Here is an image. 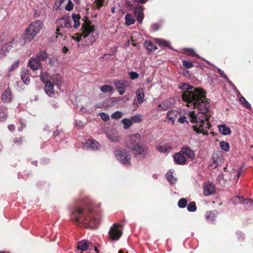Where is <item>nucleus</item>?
Returning a JSON list of instances; mask_svg holds the SVG:
<instances>
[{"mask_svg":"<svg viewBox=\"0 0 253 253\" xmlns=\"http://www.w3.org/2000/svg\"><path fill=\"white\" fill-rule=\"evenodd\" d=\"M179 88L182 90V98L187 102V106L197 108L201 111L196 115L194 112H190L191 121L195 124L193 126L194 130L197 133L208 135L211 126L208 121V115L205 112L208 111L210 105L205 92L200 88H195L192 90L193 86L186 83L179 84Z\"/></svg>","mask_w":253,"mask_h":253,"instance_id":"obj_1","label":"nucleus"},{"mask_svg":"<svg viewBox=\"0 0 253 253\" xmlns=\"http://www.w3.org/2000/svg\"><path fill=\"white\" fill-rule=\"evenodd\" d=\"M70 217L71 220L82 227L96 228L100 223V218L97 214L79 207L72 209Z\"/></svg>","mask_w":253,"mask_h":253,"instance_id":"obj_2","label":"nucleus"},{"mask_svg":"<svg viewBox=\"0 0 253 253\" xmlns=\"http://www.w3.org/2000/svg\"><path fill=\"white\" fill-rule=\"evenodd\" d=\"M139 139L140 134L136 133L129 136L126 145L127 147L131 149L135 155H143L145 156V147L143 145L138 142Z\"/></svg>","mask_w":253,"mask_h":253,"instance_id":"obj_3","label":"nucleus"},{"mask_svg":"<svg viewBox=\"0 0 253 253\" xmlns=\"http://www.w3.org/2000/svg\"><path fill=\"white\" fill-rule=\"evenodd\" d=\"M43 26L40 20H35L31 23L25 30V39L27 42L31 41L40 32Z\"/></svg>","mask_w":253,"mask_h":253,"instance_id":"obj_4","label":"nucleus"},{"mask_svg":"<svg viewBox=\"0 0 253 253\" xmlns=\"http://www.w3.org/2000/svg\"><path fill=\"white\" fill-rule=\"evenodd\" d=\"M82 33L78 34L77 37H75L76 40L78 42L81 41L83 39L88 38V39H90V42H92L94 41V38L90 34L93 31V28L91 27L89 23H86L83 25L82 28Z\"/></svg>","mask_w":253,"mask_h":253,"instance_id":"obj_5","label":"nucleus"},{"mask_svg":"<svg viewBox=\"0 0 253 253\" xmlns=\"http://www.w3.org/2000/svg\"><path fill=\"white\" fill-rule=\"evenodd\" d=\"M115 155L118 161L123 164H130L131 156L129 153L124 149L115 151Z\"/></svg>","mask_w":253,"mask_h":253,"instance_id":"obj_6","label":"nucleus"},{"mask_svg":"<svg viewBox=\"0 0 253 253\" xmlns=\"http://www.w3.org/2000/svg\"><path fill=\"white\" fill-rule=\"evenodd\" d=\"M122 235V227L119 224H114L110 229L109 235L113 240H118Z\"/></svg>","mask_w":253,"mask_h":253,"instance_id":"obj_7","label":"nucleus"},{"mask_svg":"<svg viewBox=\"0 0 253 253\" xmlns=\"http://www.w3.org/2000/svg\"><path fill=\"white\" fill-rule=\"evenodd\" d=\"M77 248L82 252L88 250V253H98L96 247H90V243L87 240H82L78 243Z\"/></svg>","mask_w":253,"mask_h":253,"instance_id":"obj_8","label":"nucleus"},{"mask_svg":"<svg viewBox=\"0 0 253 253\" xmlns=\"http://www.w3.org/2000/svg\"><path fill=\"white\" fill-rule=\"evenodd\" d=\"M56 23L57 25V29L56 30L57 31V34L58 35H60L61 33H59V31H60V29L62 28H66V29H69L72 27V25L71 23V20L70 18H62L57 20Z\"/></svg>","mask_w":253,"mask_h":253,"instance_id":"obj_9","label":"nucleus"},{"mask_svg":"<svg viewBox=\"0 0 253 253\" xmlns=\"http://www.w3.org/2000/svg\"><path fill=\"white\" fill-rule=\"evenodd\" d=\"M114 84L120 95L125 93L126 88L128 85V83L125 80L115 81Z\"/></svg>","mask_w":253,"mask_h":253,"instance_id":"obj_10","label":"nucleus"},{"mask_svg":"<svg viewBox=\"0 0 253 253\" xmlns=\"http://www.w3.org/2000/svg\"><path fill=\"white\" fill-rule=\"evenodd\" d=\"M100 145L96 140L93 139H88L86 141L84 144V147L89 151L97 150L99 149Z\"/></svg>","mask_w":253,"mask_h":253,"instance_id":"obj_11","label":"nucleus"},{"mask_svg":"<svg viewBox=\"0 0 253 253\" xmlns=\"http://www.w3.org/2000/svg\"><path fill=\"white\" fill-rule=\"evenodd\" d=\"M215 191V187L211 183H206L204 186V194L205 196H209L214 194Z\"/></svg>","mask_w":253,"mask_h":253,"instance_id":"obj_12","label":"nucleus"},{"mask_svg":"<svg viewBox=\"0 0 253 253\" xmlns=\"http://www.w3.org/2000/svg\"><path fill=\"white\" fill-rule=\"evenodd\" d=\"M44 91L45 93L49 97H54L55 95L54 91V84L52 82L45 83L44 85Z\"/></svg>","mask_w":253,"mask_h":253,"instance_id":"obj_13","label":"nucleus"},{"mask_svg":"<svg viewBox=\"0 0 253 253\" xmlns=\"http://www.w3.org/2000/svg\"><path fill=\"white\" fill-rule=\"evenodd\" d=\"M179 116L177 111L175 110H171L168 112L166 119L169 124H173L174 123L175 119Z\"/></svg>","mask_w":253,"mask_h":253,"instance_id":"obj_14","label":"nucleus"},{"mask_svg":"<svg viewBox=\"0 0 253 253\" xmlns=\"http://www.w3.org/2000/svg\"><path fill=\"white\" fill-rule=\"evenodd\" d=\"M174 162L178 165H184L186 163V158L181 151L175 154L173 156Z\"/></svg>","mask_w":253,"mask_h":253,"instance_id":"obj_15","label":"nucleus"},{"mask_svg":"<svg viewBox=\"0 0 253 253\" xmlns=\"http://www.w3.org/2000/svg\"><path fill=\"white\" fill-rule=\"evenodd\" d=\"M184 53L188 55L192 56L193 57H198L199 58L202 59L203 60L205 61L206 63H207L209 65H211L214 67H215L213 64H212L211 62H210L208 60H206L204 58L199 56L194 50L193 48H184Z\"/></svg>","mask_w":253,"mask_h":253,"instance_id":"obj_16","label":"nucleus"},{"mask_svg":"<svg viewBox=\"0 0 253 253\" xmlns=\"http://www.w3.org/2000/svg\"><path fill=\"white\" fill-rule=\"evenodd\" d=\"M180 151L183 155L186 156L189 159H193L195 157L194 151L188 147H183Z\"/></svg>","mask_w":253,"mask_h":253,"instance_id":"obj_17","label":"nucleus"},{"mask_svg":"<svg viewBox=\"0 0 253 253\" xmlns=\"http://www.w3.org/2000/svg\"><path fill=\"white\" fill-rule=\"evenodd\" d=\"M12 98V92L9 89H6L1 95V100L4 103H10Z\"/></svg>","mask_w":253,"mask_h":253,"instance_id":"obj_18","label":"nucleus"},{"mask_svg":"<svg viewBox=\"0 0 253 253\" xmlns=\"http://www.w3.org/2000/svg\"><path fill=\"white\" fill-rule=\"evenodd\" d=\"M174 103V100L172 98H169L165 100L159 105L160 110H166L171 107Z\"/></svg>","mask_w":253,"mask_h":253,"instance_id":"obj_19","label":"nucleus"},{"mask_svg":"<svg viewBox=\"0 0 253 253\" xmlns=\"http://www.w3.org/2000/svg\"><path fill=\"white\" fill-rule=\"evenodd\" d=\"M28 66L33 70H37L40 68L41 63L39 59L31 58L28 62Z\"/></svg>","mask_w":253,"mask_h":253,"instance_id":"obj_20","label":"nucleus"},{"mask_svg":"<svg viewBox=\"0 0 253 253\" xmlns=\"http://www.w3.org/2000/svg\"><path fill=\"white\" fill-rule=\"evenodd\" d=\"M134 15L139 23H141L144 17V14L141 7H136L134 10Z\"/></svg>","mask_w":253,"mask_h":253,"instance_id":"obj_21","label":"nucleus"},{"mask_svg":"<svg viewBox=\"0 0 253 253\" xmlns=\"http://www.w3.org/2000/svg\"><path fill=\"white\" fill-rule=\"evenodd\" d=\"M8 117L7 108L2 105L0 107V121L5 122Z\"/></svg>","mask_w":253,"mask_h":253,"instance_id":"obj_22","label":"nucleus"},{"mask_svg":"<svg viewBox=\"0 0 253 253\" xmlns=\"http://www.w3.org/2000/svg\"><path fill=\"white\" fill-rule=\"evenodd\" d=\"M136 95L138 102L139 104L142 103L145 96L143 89L142 88H138L136 91Z\"/></svg>","mask_w":253,"mask_h":253,"instance_id":"obj_23","label":"nucleus"},{"mask_svg":"<svg viewBox=\"0 0 253 253\" xmlns=\"http://www.w3.org/2000/svg\"><path fill=\"white\" fill-rule=\"evenodd\" d=\"M21 79L26 85L30 84V80L29 78V74L27 70L24 69L21 73Z\"/></svg>","mask_w":253,"mask_h":253,"instance_id":"obj_24","label":"nucleus"},{"mask_svg":"<svg viewBox=\"0 0 253 253\" xmlns=\"http://www.w3.org/2000/svg\"><path fill=\"white\" fill-rule=\"evenodd\" d=\"M217 214V212L215 211H208L206 213L205 216L206 219L210 222L212 223Z\"/></svg>","mask_w":253,"mask_h":253,"instance_id":"obj_25","label":"nucleus"},{"mask_svg":"<svg viewBox=\"0 0 253 253\" xmlns=\"http://www.w3.org/2000/svg\"><path fill=\"white\" fill-rule=\"evenodd\" d=\"M50 80L53 84H55L57 86H60L62 83V78L58 74L54 75L50 77Z\"/></svg>","mask_w":253,"mask_h":253,"instance_id":"obj_26","label":"nucleus"},{"mask_svg":"<svg viewBox=\"0 0 253 253\" xmlns=\"http://www.w3.org/2000/svg\"><path fill=\"white\" fill-rule=\"evenodd\" d=\"M219 132L224 135H227L231 133V131L230 128L225 125H220L218 126Z\"/></svg>","mask_w":253,"mask_h":253,"instance_id":"obj_27","label":"nucleus"},{"mask_svg":"<svg viewBox=\"0 0 253 253\" xmlns=\"http://www.w3.org/2000/svg\"><path fill=\"white\" fill-rule=\"evenodd\" d=\"M41 80L44 84L51 81L50 77L46 72H42L40 75Z\"/></svg>","mask_w":253,"mask_h":253,"instance_id":"obj_28","label":"nucleus"},{"mask_svg":"<svg viewBox=\"0 0 253 253\" xmlns=\"http://www.w3.org/2000/svg\"><path fill=\"white\" fill-rule=\"evenodd\" d=\"M155 41L160 46L169 47L170 45L169 42L163 39H156Z\"/></svg>","mask_w":253,"mask_h":253,"instance_id":"obj_29","label":"nucleus"},{"mask_svg":"<svg viewBox=\"0 0 253 253\" xmlns=\"http://www.w3.org/2000/svg\"><path fill=\"white\" fill-rule=\"evenodd\" d=\"M130 119L132 123H139L141 122L143 118L141 115L140 114H136L133 116H131L130 117Z\"/></svg>","mask_w":253,"mask_h":253,"instance_id":"obj_30","label":"nucleus"},{"mask_svg":"<svg viewBox=\"0 0 253 253\" xmlns=\"http://www.w3.org/2000/svg\"><path fill=\"white\" fill-rule=\"evenodd\" d=\"M122 123L125 129L129 128L133 124L130 118H124L122 120Z\"/></svg>","mask_w":253,"mask_h":253,"instance_id":"obj_31","label":"nucleus"},{"mask_svg":"<svg viewBox=\"0 0 253 253\" xmlns=\"http://www.w3.org/2000/svg\"><path fill=\"white\" fill-rule=\"evenodd\" d=\"M126 24L127 25H130L134 23L135 19L129 14H127L125 16Z\"/></svg>","mask_w":253,"mask_h":253,"instance_id":"obj_32","label":"nucleus"},{"mask_svg":"<svg viewBox=\"0 0 253 253\" xmlns=\"http://www.w3.org/2000/svg\"><path fill=\"white\" fill-rule=\"evenodd\" d=\"M239 102L241 104H242L244 107H245L247 109H251V104L247 101V100L243 96H241L239 98Z\"/></svg>","mask_w":253,"mask_h":253,"instance_id":"obj_33","label":"nucleus"},{"mask_svg":"<svg viewBox=\"0 0 253 253\" xmlns=\"http://www.w3.org/2000/svg\"><path fill=\"white\" fill-rule=\"evenodd\" d=\"M166 178L170 183H174L176 181V179L173 176L172 172L171 170H169L167 172L166 174Z\"/></svg>","mask_w":253,"mask_h":253,"instance_id":"obj_34","label":"nucleus"},{"mask_svg":"<svg viewBox=\"0 0 253 253\" xmlns=\"http://www.w3.org/2000/svg\"><path fill=\"white\" fill-rule=\"evenodd\" d=\"M72 17L73 20V21L74 22V27H75V28H78L79 26L80 25V17L78 15H77L75 14H73L72 15Z\"/></svg>","mask_w":253,"mask_h":253,"instance_id":"obj_35","label":"nucleus"},{"mask_svg":"<svg viewBox=\"0 0 253 253\" xmlns=\"http://www.w3.org/2000/svg\"><path fill=\"white\" fill-rule=\"evenodd\" d=\"M220 147L221 149L225 151H228L229 150V144L228 143L225 142V141H221L220 143Z\"/></svg>","mask_w":253,"mask_h":253,"instance_id":"obj_36","label":"nucleus"},{"mask_svg":"<svg viewBox=\"0 0 253 253\" xmlns=\"http://www.w3.org/2000/svg\"><path fill=\"white\" fill-rule=\"evenodd\" d=\"M244 204L246 206V208L248 210L253 209V201L251 199H246L244 201Z\"/></svg>","mask_w":253,"mask_h":253,"instance_id":"obj_37","label":"nucleus"},{"mask_svg":"<svg viewBox=\"0 0 253 253\" xmlns=\"http://www.w3.org/2000/svg\"><path fill=\"white\" fill-rule=\"evenodd\" d=\"M100 90L102 92L106 93L107 92H111L113 90V87L109 85H104L100 87Z\"/></svg>","mask_w":253,"mask_h":253,"instance_id":"obj_38","label":"nucleus"},{"mask_svg":"<svg viewBox=\"0 0 253 253\" xmlns=\"http://www.w3.org/2000/svg\"><path fill=\"white\" fill-rule=\"evenodd\" d=\"M108 139L113 142H117L119 140V137L114 133H108L107 134Z\"/></svg>","mask_w":253,"mask_h":253,"instance_id":"obj_39","label":"nucleus"},{"mask_svg":"<svg viewBox=\"0 0 253 253\" xmlns=\"http://www.w3.org/2000/svg\"><path fill=\"white\" fill-rule=\"evenodd\" d=\"M187 204V201L185 198H181L178 202V206L180 208H184Z\"/></svg>","mask_w":253,"mask_h":253,"instance_id":"obj_40","label":"nucleus"},{"mask_svg":"<svg viewBox=\"0 0 253 253\" xmlns=\"http://www.w3.org/2000/svg\"><path fill=\"white\" fill-rule=\"evenodd\" d=\"M187 210L190 212L195 211L196 210L195 202H191L187 206Z\"/></svg>","mask_w":253,"mask_h":253,"instance_id":"obj_41","label":"nucleus"},{"mask_svg":"<svg viewBox=\"0 0 253 253\" xmlns=\"http://www.w3.org/2000/svg\"><path fill=\"white\" fill-rule=\"evenodd\" d=\"M89 103L86 104V106L84 107L82 106L81 108V110L83 113H90L93 111L94 109L89 108Z\"/></svg>","mask_w":253,"mask_h":253,"instance_id":"obj_42","label":"nucleus"},{"mask_svg":"<svg viewBox=\"0 0 253 253\" xmlns=\"http://www.w3.org/2000/svg\"><path fill=\"white\" fill-rule=\"evenodd\" d=\"M183 66L187 69H190L194 66V65L192 62L188 60H183L182 61Z\"/></svg>","mask_w":253,"mask_h":253,"instance_id":"obj_43","label":"nucleus"},{"mask_svg":"<svg viewBox=\"0 0 253 253\" xmlns=\"http://www.w3.org/2000/svg\"><path fill=\"white\" fill-rule=\"evenodd\" d=\"M47 57V54L45 50H42L38 53L37 55L38 59H43Z\"/></svg>","mask_w":253,"mask_h":253,"instance_id":"obj_44","label":"nucleus"},{"mask_svg":"<svg viewBox=\"0 0 253 253\" xmlns=\"http://www.w3.org/2000/svg\"><path fill=\"white\" fill-rule=\"evenodd\" d=\"M75 126L78 128H81L84 127V123L81 121L76 120L75 122Z\"/></svg>","mask_w":253,"mask_h":253,"instance_id":"obj_45","label":"nucleus"},{"mask_svg":"<svg viewBox=\"0 0 253 253\" xmlns=\"http://www.w3.org/2000/svg\"><path fill=\"white\" fill-rule=\"evenodd\" d=\"M99 116L101 117V118L102 119V120H103L104 121H107L109 120V115L105 113H104V112L100 113L99 114Z\"/></svg>","mask_w":253,"mask_h":253,"instance_id":"obj_46","label":"nucleus"},{"mask_svg":"<svg viewBox=\"0 0 253 253\" xmlns=\"http://www.w3.org/2000/svg\"><path fill=\"white\" fill-rule=\"evenodd\" d=\"M111 117L112 118L115 119H120L122 117V113L119 111H117L113 113Z\"/></svg>","mask_w":253,"mask_h":253,"instance_id":"obj_47","label":"nucleus"},{"mask_svg":"<svg viewBox=\"0 0 253 253\" xmlns=\"http://www.w3.org/2000/svg\"><path fill=\"white\" fill-rule=\"evenodd\" d=\"M8 52L7 48H0V58L5 56Z\"/></svg>","mask_w":253,"mask_h":253,"instance_id":"obj_48","label":"nucleus"},{"mask_svg":"<svg viewBox=\"0 0 253 253\" xmlns=\"http://www.w3.org/2000/svg\"><path fill=\"white\" fill-rule=\"evenodd\" d=\"M19 62H20L19 60H18L16 62H15L13 64H12V65L10 67L9 71L10 72H11V71L15 70V69H16L19 66Z\"/></svg>","mask_w":253,"mask_h":253,"instance_id":"obj_49","label":"nucleus"},{"mask_svg":"<svg viewBox=\"0 0 253 253\" xmlns=\"http://www.w3.org/2000/svg\"><path fill=\"white\" fill-rule=\"evenodd\" d=\"M130 78L132 80H135L138 77V74L135 72L132 71L129 73Z\"/></svg>","mask_w":253,"mask_h":253,"instance_id":"obj_50","label":"nucleus"},{"mask_svg":"<svg viewBox=\"0 0 253 253\" xmlns=\"http://www.w3.org/2000/svg\"><path fill=\"white\" fill-rule=\"evenodd\" d=\"M73 8V4L71 0H69L67 4L65 6V9L68 11L71 10Z\"/></svg>","mask_w":253,"mask_h":253,"instance_id":"obj_51","label":"nucleus"},{"mask_svg":"<svg viewBox=\"0 0 253 253\" xmlns=\"http://www.w3.org/2000/svg\"><path fill=\"white\" fill-rule=\"evenodd\" d=\"M104 0H96L95 3L97 8H100L102 5Z\"/></svg>","mask_w":253,"mask_h":253,"instance_id":"obj_52","label":"nucleus"},{"mask_svg":"<svg viewBox=\"0 0 253 253\" xmlns=\"http://www.w3.org/2000/svg\"><path fill=\"white\" fill-rule=\"evenodd\" d=\"M217 70L218 73L220 74L222 77H223L224 79H228V77H227L226 75L225 74L223 71L221 70L219 68H217Z\"/></svg>","mask_w":253,"mask_h":253,"instance_id":"obj_53","label":"nucleus"},{"mask_svg":"<svg viewBox=\"0 0 253 253\" xmlns=\"http://www.w3.org/2000/svg\"><path fill=\"white\" fill-rule=\"evenodd\" d=\"M241 197L239 196H236L232 199V201L235 204L240 202Z\"/></svg>","mask_w":253,"mask_h":253,"instance_id":"obj_54","label":"nucleus"},{"mask_svg":"<svg viewBox=\"0 0 253 253\" xmlns=\"http://www.w3.org/2000/svg\"><path fill=\"white\" fill-rule=\"evenodd\" d=\"M237 236L239 240H243L244 238V235L242 232H238L237 233Z\"/></svg>","mask_w":253,"mask_h":253,"instance_id":"obj_55","label":"nucleus"},{"mask_svg":"<svg viewBox=\"0 0 253 253\" xmlns=\"http://www.w3.org/2000/svg\"><path fill=\"white\" fill-rule=\"evenodd\" d=\"M157 149L159 152H162V153H165L167 151L166 148L162 146H158Z\"/></svg>","mask_w":253,"mask_h":253,"instance_id":"obj_56","label":"nucleus"},{"mask_svg":"<svg viewBox=\"0 0 253 253\" xmlns=\"http://www.w3.org/2000/svg\"><path fill=\"white\" fill-rule=\"evenodd\" d=\"M242 172V169H240L238 170V171L237 173H236V177H235V178H234V179H235V181H237L238 180V179H239V177L240 176V175H241V172Z\"/></svg>","mask_w":253,"mask_h":253,"instance_id":"obj_57","label":"nucleus"},{"mask_svg":"<svg viewBox=\"0 0 253 253\" xmlns=\"http://www.w3.org/2000/svg\"><path fill=\"white\" fill-rule=\"evenodd\" d=\"M144 45L146 46V47H148L149 46L151 47V46H154L152 42L151 41H145Z\"/></svg>","mask_w":253,"mask_h":253,"instance_id":"obj_58","label":"nucleus"},{"mask_svg":"<svg viewBox=\"0 0 253 253\" xmlns=\"http://www.w3.org/2000/svg\"><path fill=\"white\" fill-rule=\"evenodd\" d=\"M15 41L14 40H12V41H11L10 42H9V43L6 44V47H12L13 46L16 45L15 44Z\"/></svg>","mask_w":253,"mask_h":253,"instance_id":"obj_59","label":"nucleus"},{"mask_svg":"<svg viewBox=\"0 0 253 253\" xmlns=\"http://www.w3.org/2000/svg\"><path fill=\"white\" fill-rule=\"evenodd\" d=\"M227 81V82L228 83V84L231 86H233V88L235 90H237V88H236V87L234 85V84H232V83L231 82V81L228 78V79H225Z\"/></svg>","mask_w":253,"mask_h":253,"instance_id":"obj_60","label":"nucleus"},{"mask_svg":"<svg viewBox=\"0 0 253 253\" xmlns=\"http://www.w3.org/2000/svg\"><path fill=\"white\" fill-rule=\"evenodd\" d=\"M186 118L185 117H179L178 118V121L180 123H183L186 121Z\"/></svg>","mask_w":253,"mask_h":253,"instance_id":"obj_61","label":"nucleus"},{"mask_svg":"<svg viewBox=\"0 0 253 253\" xmlns=\"http://www.w3.org/2000/svg\"><path fill=\"white\" fill-rule=\"evenodd\" d=\"M111 56V54H104V55L103 56V58L104 59H107L110 58Z\"/></svg>","mask_w":253,"mask_h":253,"instance_id":"obj_62","label":"nucleus"},{"mask_svg":"<svg viewBox=\"0 0 253 253\" xmlns=\"http://www.w3.org/2000/svg\"><path fill=\"white\" fill-rule=\"evenodd\" d=\"M21 142H22V139L21 138H15L14 139V142L15 143H20Z\"/></svg>","mask_w":253,"mask_h":253,"instance_id":"obj_63","label":"nucleus"},{"mask_svg":"<svg viewBox=\"0 0 253 253\" xmlns=\"http://www.w3.org/2000/svg\"><path fill=\"white\" fill-rule=\"evenodd\" d=\"M8 128L10 131H13L15 129L14 126L10 125L8 126Z\"/></svg>","mask_w":253,"mask_h":253,"instance_id":"obj_64","label":"nucleus"}]
</instances>
